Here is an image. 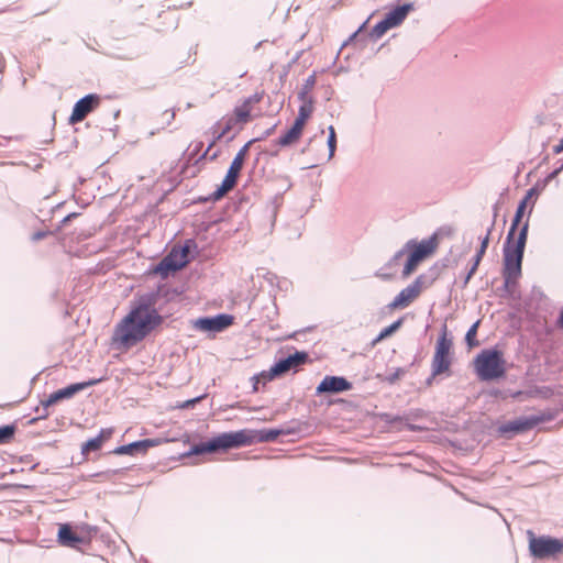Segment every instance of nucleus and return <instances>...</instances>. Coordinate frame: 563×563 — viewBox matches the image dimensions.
<instances>
[{
  "mask_svg": "<svg viewBox=\"0 0 563 563\" xmlns=\"http://www.w3.org/2000/svg\"><path fill=\"white\" fill-rule=\"evenodd\" d=\"M303 130L305 126L295 121L292 126L277 140V144L282 147L296 144L300 140Z\"/></svg>",
  "mask_w": 563,
  "mask_h": 563,
  "instance_id": "21",
  "label": "nucleus"
},
{
  "mask_svg": "<svg viewBox=\"0 0 563 563\" xmlns=\"http://www.w3.org/2000/svg\"><path fill=\"white\" fill-rule=\"evenodd\" d=\"M328 130H329V137H328L329 154H328L327 159H330L333 157L335 148H336V134H335V130H334L333 125H330L328 128Z\"/></svg>",
  "mask_w": 563,
  "mask_h": 563,
  "instance_id": "31",
  "label": "nucleus"
},
{
  "mask_svg": "<svg viewBox=\"0 0 563 563\" xmlns=\"http://www.w3.org/2000/svg\"><path fill=\"white\" fill-rule=\"evenodd\" d=\"M474 369L481 380L500 378L506 372V361L503 352L496 349H485L474 360Z\"/></svg>",
  "mask_w": 563,
  "mask_h": 563,
  "instance_id": "4",
  "label": "nucleus"
},
{
  "mask_svg": "<svg viewBox=\"0 0 563 563\" xmlns=\"http://www.w3.org/2000/svg\"><path fill=\"white\" fill-rule=\"evenodd\" d=\"M554 418V412L541 411L530 417H521L516 420L504 423L499 426L498 432L501 435L525 433L532 430L533 428L541 423L552 421Z\"/></svg>",
  "mask_w": 563,
  "mask_h": 563,
  "instance_id": "7",
  "label": "nucleus"
},
{
  "mask_svg": "<svg viewBox=\"0 0 563 563\" xmlns=\"http://www.w3.org/2000/svg\"><path fill=\"white\" fill-rule=\"evenodd\" d=\"M42 236H43V234L38 233V234L36 235V239H40V238H42Z\"/></svg>",
  "mask_w": 563,
  "mask_h": 563,
  "instance_id": "39",
  "label": "nucleus"
},
{
  "mask_svg": "<svg viewBox=\"0 0 563 563\" xmlns=\"http://www.w3.org/2000/svg\"><path fill=\"white\" fill-rule=\"evenodd\" d=\"M528 236V220L525 221L516 239L507 240L504 244L503 276L506 287L516 285L521 276V265Z\"/></svg>",
  "mask_w": 563,
  "mask_h": 563,
  "instance_id": "2",
  "label": "nucleus"
},
{
  "mask_svg": "<svg viewBox=\"0 0 563 563\" xmlns=\"http://www.w3.org/2000/svg\"><path fill=\"white\" fill-rule=\"evenodd\" d=\"M410 10L411 4H404L397 7L396 9L387 13L385 19L387 20L391 27L398 26L406 19Z\"/></svg>",
  "mask_w": 563,
  "mask_h": 563,
  "instance_id": "24",
  "label": "nucleus"
},
{
  "mask_svg": "<svg viewBox=\"0 0 563 563\" xmlns=\"http://www.w3.org/2000/svg\"><path fill=\"white\" fill-rule=\"evenodd\" d=\"M478 325H479V321H476L468 329V331L466 333L465 340H466V342H467L470 347H474V346H477L479 344L478 341H476V334H477Z\"/></svg>",
  "mask_w": 563,
  "mask_h": 563,
  "instance_id": "32",
  "label": "nucleus"
},
{
  "mask_svg": "<svg viewBox=\"0 0 563 563\" xmlns=\"http://www.w3.org/2000/svg\"><path fill=\"white\" fill-rule=\"evenodd\" d=\"M254 141H249L239 152L238 154L235 155V157L233 158L230 167H229V170L227 173V176H231V178L238 180L239 178V175L243 168V165H244V162H245V158L247 156V153H249V148L251 146V144L253 143Z\"/></svg>",
  "mask_w": 563,
  "mask_h": 563,
  "instance_id": "20",
  "label": "nucleus"
},
{
  "mask_svg": "<svg viewBox=\"0 0 563 563\" xmlns=\"http://www.w3.org/2000/svg\"><path fill=\"white\" fill-rule=\"evenodd\" d=\"M16 427L14 424H8L0 427V444L10 443L15 434Z\"/></svg>",
  "mask_w": 563,
  "mask_h": 563,
  "instance_id": "29",
  "label": "nucleus"
},
{
  "mask_svg": "<svg viewBox=\"0 0 563 563\" xmlns=\"http://www.w3.org/2000/svg\"><path fill=\"white\" fill-rule=\"evenodd\" d=\"M100 104V97L98 95H88L78 100L69 118V122L75 124L81 122L90 112H92Z\"/></svg>",
  "mask_w": 563,
  "mask_h": 563,
  "instance_id": "15",
  "label": "nucleus"
},
{
  "mask_svg": "<svg viewBox=\"0 0 563 563\" xmlns=\"http://www.w3.org/2000/svg\"><path fill=\"white\" fill-rule=\"evenodd\" d=\"M352 384L344 377L339 376H325L317 387V394L324 393H341L350 390Z\"/></svg>",
  "mask_w": 563,
  "mask_h": 563,
  "instance_id": "18",
  "label": "nucleus"
},
{
  "mask_svg": "<svg viewBox=\"0 0 563 563\" xmlns=\"http://www.w3.org/2000/svg\"><path fill=\"white\" fill-rule=\"evenodd\" d=\"M316 81H317V78H316V75H314V74L310 75V76L306 79V81H305V84H303V86H302V89H301V91L299 92V96H298V97H299V99H305V98H307V99H313V98H312V96H311V91H312V89H313V87H314V85H316Z\"/></svg>",
  "mask_w": 563,
  "mask_h": 563,
  "instance_id": "28",
  "label": "nucleus"
},
{
  "mask_svg": "<svg viewBox=\"0 0 563 563\" xmlns=\"http://www.w3.org/2000/svg\"><path fill=\"white\" fill-rule=\"evenodd\" d=\"M401 324H402V319H398L390 325L386 327L384 330L380 331L378 336L375 339L374 343H377V342L384 340L385 338L391 335L394 332H396L401 327Z\"/></svg>",
  "mask_w": 563,
  "mask_h": 563,
  "instance_id": "30",
  "label": "nucleus"
},
{
  "mask_svg": "<svg viewBox=\"0 0 563 563\" xmlns=\"http://www.w3.org/2000/svg\"><path fill=\"white\" fill-rule=\"evenodd\" d=\"M140 449H141V441H137V442L131 443L129 445H123V446L119 448L117 450V452L120 454H129V453H132V451L140 450Z\"/></svg>",
  "mask_w": 563,
  "mask_h": 563,
  "instance_id": "34",
  "label": "nucleus"
},
{
  "mask_svg": "<svg viewBox=\"0 0 563 563\" xmlns=\"http://www.w3.org/2000/svg\"><path fill=\"white\" fill-rule=\"evenodd\" d=\"M280 434L278 430H268L267 432L258 435L253 430H240L235 432L221 433L208 442L196 444L191 448L192 454L212 453L219 450H228L232 448H240L251 445L257 441H274Z\"/></svg>",
  "mask_w": 563,
  "mask_h": 563,
  "instance_id": "1",
  "label": "nucleus"
},
{
  "mask_svg": "<svg viewBox=\"0 0 563 563\" xmlns=\"http://www.w3.org/2000/svg\"><path fill=\"white\" fill-rule=\"evenodd\" d=\"M538 191L536 188H530L522 200L519 202L518 208L516 210L515 217L512 219V223L510 225V229L507 234V240L516 239L518 233L517 230L519 229V225L522 223V219L526 214V211L528 210V216L526 221H529V217L534 208L536 200H537Z\"/></svg>",
  "mask_w": 563,
  "mask_h": 563,
  "instance_id": "11",
  "label": "nucleus"
},
{
  "mask_svg": "<svg viewBox=\"0 0 563 563\" xmlns=\"http://www.w3.org/2000/svg\"><path fill=\"white\" fill-rule=\"evenodd\" d=\"M142 445H143V448H146V446L152 445V443L147 440H143Z\"/></svg>",
  "mask_w": 563,
  "mask_h": 563,
  "instance_id": "37",
  "label": "nucleus"
},
{
  "mask_svg": "<svg viewBox=\"0 0 563 563\" xmlns=\"http://www.w3.org/2000/svg\"><path fill=\"white\" fill-rule=\"evenodd\" d=\"M200 398H196V399H191V400H187L185 404H183L181 406H179L180 408H186L190 405H194L196 404Z\"/></svg>",
  "mask_w": 563,
  "mask_h": 563,
  "instance_id": "36",
  "label": "nucleus"
},
{
  "mask_svg": "<svg viewBox=\"0 0 563 563\" xmlns=\"http://www.w3.org/2000/svg\"><path fill=\"white\" fill-rule=\"evenodd\" d=\"M453 341L449 336L448 325L443 324L441 334L438 338L435 344V351L431 362L432 376L441 374H450V367L452 364L451 350Z\"/></svg>",
  "mask_w": 563,
  "mask_h": 563,
  "instance_id": "6",
  "label": "nucleus"
},
{
  "mask_svg": "<svg viewBox=\"0 0 563 563\" xmlns=\"http://www.w3.org/2000/svg\"><path fill=\"white\" fill-rule=\"evenodd\" d=\"M246 124L244 120L238 117V113L233 110L231 115L223 117L220 122H218V126L221 128L220 132L216 136V140L211 143L210 147L216 144L217 141L221 140L229 132L234 130L238 125H240V130L243 125Z\"/></svg>",
  "mask_w": 563,
  "mask_h": 563,
  "instance_id": "19",
  "label": "nucleus"
},
{
  "mask_svg": "<svg viewBox=\"0 0 563 563\" xmlns=\"http://www.w3.org/2000/svg\"><path fill=\"white\" fill-rule=\"evenodd\" d=\"M234 318L231 314H218L212 318H200L195 325L201 331L220 332L233 324Z\"/></svg>",
  "mask_w": 563,
  "mask_h": 563,
  "instance_id": "17",
  "label": "nucleus"
},
{
  "mask_svg": "<svg viewBox=\"0 0 563 563\" xmlns=\"http://www.w3.org/2000/svg\"><path fill=\"white\" fill-rule=\"evenodd\" d=\"M189 250L187 246L174 247L170 253L159 263L156 272L167 276L170 272L181 269L188 263Z\"/></svg>",
  "mask_w": 563,
  "mask_h": 563,
  "instance_id": "13",
  "label": "nucleus"
},
{
  "mask_svg": "<svg viewBox=\"0 0 563 563\" xmlns=\"http://www.w3.org/2000/svg\"><path fill=\"white\" fill-rule=\"evenodd\" d=\"M163 318L155 311L143 308V336L161 325Z\"/></svg>",
  "mask_w": 563,
  "mask_h": 563,
  "instance_id": "22",
  "label": "nucleus"
},
{
  "mask_svg": "<svg viewBox=\"0 0 563 563\" xmlns=\"http://www.w3.org/2000/svg\"><path fill=\"white\" fill-rule=\"evenodd\" d=\"M265 97V90H256L252 96L243 99L233 110L238 113V117L244 120L246 123L254 119L253 110L255 106L262 102Z\"/></svg>",
  "mask_w": 563,
  "mask_h": 563,
  "instance_id": "16",
  "label": "nucleus"
},
{
  "mask_svg": "<svg viewBox=\"0 0 563 563\" xmlns=\"http://www.w3.org/2000/svg\"><path fill=\"white\" fill-rule=\"evenodd\" d=\"M101 380V378H96L90 379L88 382L71 384L65 388L58 389L57 391L51 394L48 398L45 401H43V405L45 407H49L63 399L71 398L75 394L86 389L87 387L95 386Z\"/></svg>",
  "mask_w": 563,
  "mask_h": 563,
  "instance_id": "14",
  "label": "nucleus"
},
{
  "mask_svg": "<svg viewBox=\"0 0 563 563\" xmlns=\"http://www.w3.org/2000/svg\"><path fill=\"white\" fill-rule=\"evenodd\" d=\"M91 536L92 529L87 525L73 528L68 523H62L58 528L57 540L63 547L76 548L78 544L88 543Z\"/></svg>",
  "mask_w": 563,
  "mask_h": 563,
  "instance_id": "9",
  "label": "nucleus"
},
{
  "mask_svg": "<svg viewBox=\"0 0 563 563\" xmlns=\"http://www.w3.org/2000/svg\"><path fill=\"white\" fill-rule=\"evenodd\" d=\"M389 29H393L389 23L387 22L386 19H384L383 21L378 22L375 26H374V33L375 35L377 36H382L384 33H386Z\"/></svg>",
  "mask_w": 563,
  "mask_h": 563,
  "instance_id": "33",
  "label": "nucleus"
},
{
  "mask_svg": "<svg viewBox=\"0 0 563 563\" xmlns=\"http://www.w3.org/2000/svg\"><path fill=\"white\" fill-rule=\"evenodd\" d=\"M141 340V305L132 308L120 323L117 324L111 338V346L118 351H126Z\"/></svg>",
  "mask_w": 563,
  "mask_h": 563,
  "instance_id": "3",
  "label": "nucleus"
},
{
  "mask_svg": "<svg viewBox=\"0 0 563 563\" xmlns=\"http://www.w3.org/2000/svg\"><path fill=\"white\" fill-rule=\"evenodd\" d=\"M109 437H110V432H106L104 430H102L98 437L92 438V439L88 440L86 443H84V445L81 448L82 453L98 451L99 449H101L103 442Z\"/></svg>",
  "mask_w": 563,
  "mask_h": 563,
  "instance_id": "26",
  "label": "nucleus"
},
{
  "mask_svg": "<svg viewBox=\"0 0 563 563\" xmlns=\"http://www.w3.org/2000/svg\"><path fill=\"white\" fill-rule=\"evenodd\" d=\"M308 358L307 353L305 352H296L288 357L278 361L274 366L271 367L268 372H262L260 376H255L254 390H257V384L260 378L266 380H272L277 376H280L291 369H297L300 365L305 364Z\"/></svg>",
  "mask_w": 563,
  "mask_h": 563,
  "instance_id": "10",
  "label": "nucleus"
},
{
  "mask_svg": "<svg viewBox=\"0 0 563 563\" xmlns=\"http://www.w3.org/2000/svg\"><path fill=\"white\" fill-rule=\"evenodd\" d=\"M490 234H492V229H489L486 233V235L484 236V239L482 240V243H481V246H479V250L477 251L476 255H475V258H474V264L473 266L471 267L468 274L466 275L465 277V282H464V285H467L470 279L472 278V276L475 274V272L477 271V267L484 256V254L486 253V250L488 247V243H489V239H490Z\"/></svg>",
  "mask_w": 563,
  "mask_h": 563,
  "instance_id": "23",
  "label": "nucleus"
},
{
  "mask_svg": "<svg viewBox=\"0 0 563 563\" xmlns=\"http://www.w3.org/2000/svg\"><path fill=\"white\" fill-rule=\"evenodd\" d=\"M401 254H402V252H398V253L396 254V256H395V257L397 258V257H399Z\"/></svg>",
  "mask_w": 563,
  "mask_h": 563,
  "instance_id": "38",
  "label": "nucleus"
},
{
  "mask_svg": "<svg viewBox=\"0 0 563 563\" xmlns=\"http://www.w3.org/2000/svg\"><path fill=\"white\" fill-rule=\"evenodd\" d=\"M423 276H418L409 286L404 288L388 305L390 310L404 309L411 305L424 288Z\"/></svg>",
  "mask_w": 563,
  "mask_h": 563,
  "instance_id": "12",
  "label": "nucleus"
},
{
  "mask_svg": "<svg viewBox=\"0 0 563 563\" xmlns=\"http://www.w3.org/2000/svg\"><path fill=\"white\" fill-rule=\"evenodd\" d=\"M236 181L238 180L231 178V176L225 175L224 179L221 183V186L214 192V198L219 199V198L223 197L227 192H229L230 190H232L234 188V186L236 185Z\"/></svg>",
  "mask_w": 563,
  "mask_h": 563,
  "instance_id": "27",
  "label": "nucleus"
},
{
  "mask_svg": "<svg viewBox=\"0 0 563 563\" xmlns=\"http://www.w3.org/2000/svg\"><path fill=\"white\" fill-rule=\"evenodd\" d=\"M405 247L409 254L402 269V277L407 278L424 260L433 255L438 249V239L433 235L427 240H422L421 242L410 240L406 243Z\"/></svg>",
  "mask_w": 563,
  "mask_h": 563,
  "instance_id": "5",
  "label": "nucleus"
},
{
  "mask_svg": "<svg viewBox=\"0 0 563 563\" xmlns=\"http://www.w3.org/2000/svg\"><path fill=\"white\" fill-rule=\"evenodd\" d=\"M529 550L532 556L537 559H548L563 553V540L549 536L536 537L532 531H528Z\"/></svg>",
  "mask_w": 563,
  "mask_h": 563,
  "instance_id": "8",
  "label": "nucleus"
},
{
  "mask_svg": "<svg viewBox=\"0 0 563 563\" xmlns=\"http://www.w3.org/2000/svg\"><path fill=\"white\" fill-rule=\"evenodd\" d=\"M300 101L302 102V104L299 107L298 115L295 121L306 126L307 121L313 113L314 100L305 98L300 99Z\"/></svg>",
  "mask_w": 563,
  "mask_h": 563,
  "instance_id": "25",
  "label": "nucleus"
},
{
  "mask_svg": "<svg viewBox=\"0 0 563 563\" xmlns=\"http://www.w3.org/2000/svg\"><path fill=\"white\" fill-rule=\"evenodd\" d=\"M555 154H560L563 152V139L560 141L558 145L553 147Z\"/></svg>",
  "mask_w": 563,
  "mask_h": 563,
  "instance_id": "35",
  "label": "nucleus"
}]
</instances>
